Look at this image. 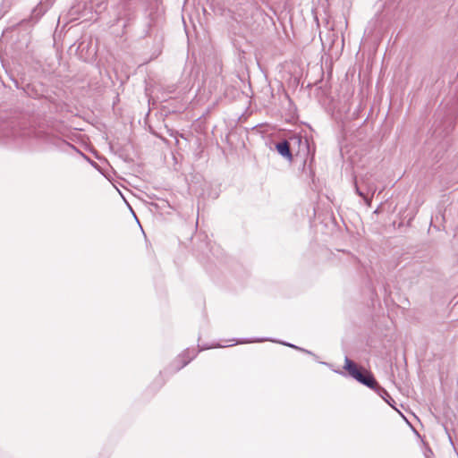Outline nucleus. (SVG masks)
<instances>
[{"mask_svg":"<svg viewBox=\"0 0 458 458\" xmlns=\"http://www.w3.org/2000/svg\"><path fill=\"white\" fill-rule=\"evenodd\" d=\"M344 369L348 371L349 375L359 383L373 389L375 392L378 389L379 385L373 374L366 369L358 367V365L348 357L344 359Z\"/></svg>","mask_w":458,"mask_h":458,"instance_id":"obj_1","label":"nucleus"},{"mask_svg":"<svg viewBox=\"0 0 458 458\" xmlns=\"http://www.w3.org/2000/svg\"><path fill=\"white\" fill-rule=\"evenodd\" d=\"M118 13H117V21L120 20H127L131 19V15L132 13V8L131 3L128 0H122L117 5Z\"/></svg>","mask_w":458,"mask_h":458,"instance_id":"obj_2","label":"nucleus"},{"mask_svg":"<svg viewBox=\"0 0 458 458\" xmlns=\"http://www.w3.org/2000/svg\"><path fill=\"white\" fill-rule=\"evenodd\" d=\"M276 149L286 160H293V154L291 151L290 143L286 140L276 143Z\"/></svg>","mask_w":458,"mask_h":458,"instance_id":"obj_3","label":"nucleus"},{"mask_svg":"<svg viewBox=\"0 0 458 458\" xmlns=\"http://www.w3.org/2000/svg\"><path fill=\"white\" fill-rule=\"evenodd\" d=\"M376 393L380 396L382 397V399H384L389 405H391L392 407H394L393 403H394V399L390 396V394H388V392L381 387L379 386L378 389L376 390Z\"/></svg>","mask_w":458,"mask_h":458,"instance_id":"obj_4","label":"nucleus"},{"mask_svg":"<svg viewBox=\"0 0 458 458\" xmlns=\"http://www.w3.org/2000/svg\"><path fill=\"white\" fill-rule=\"evenodd\" d=\"M355 191L356 193L362 197L363 199L365 200V202L370 206V202H371V199H372V197H373V194H374V191L371 189V188H369V191H371V196L369 197L367 194H365L360 189V187L358 186V182L357 181H355Z\"/></svg>","mask_w":458,"mask_h":458,"instance_id":"obj_5","label":"nucleus"},{"mask_svg":"<svg viewBox=\"0 0 458 458\" xmlns=\"http://www.w3.org/2000/svg\"><path fill=\"white\" fill-rule=\"evenodd\" d=\"M194 357H195V354L193 353V352H190V350H186L180 356V359L182 360V365H181V367L178 368V369L186 366Z\"/></svg>","mask_w":458,"mask_h":458,"instance_id":"obj_6","label":"nucleus"},{"mask_svg":"<svg viewBox=\"0 0 458 458\" xmlns=\"http://www.w3.org/2000/svg\"><path fill=\"white\" fill-rule=\"evenodd\" d=\"M282 344H284V345H287V346H289V347H292V348L297 349V350H299V351L304 352H306V353H309V354H310V353H311L310 351L305 350V349H302V348H301V347H298V346H296V345H294V344H286V343H282Z\"/></svg>","mask_w":458,"mask_h":458,"instance_id":"obj_7","label":"nucleus"},{"mask_svg":"<svg viewBox=\"0 0 458 458\" xmlns=\"http://www.w3.org/2000/svg\"><path fill=\"white\" fill-rule=\"evenodd\" d=\"M16 135V131H12V134L9 135L8 133H0V137H9V136H15Z\"/></svg>","mask_w":458,"mask_h":458,"instance_id":"obj_8","label":"nucleus"},{"mask_svg":"<svg viewBox=\"0 0 458 458\" xmlns=\"http://www.w3.org/2000/svg\"><path fill=\"white\" fill-rule=\"evenodd\" d=\"M28 133H29V132H25V131H24V132H22L21 135V136H24V135H26V134H28Z\"/></svg>","mask_w":458,"mask_h":458,"instance_id":"obj_9","label":"nucleus"},{"mask_svg":"<svg viewBox=\"0 0 458 458\" xmlns=\"http://www.w3.org/2000/svg\"><path fill=\"white\" fill-rule=\"evenodd\" d=\"M426 458H429L427 452L424 453Z\"/></svg>","mask_w":458,"mask_h":458,"instance_id":"obj_10","label":"nucleus"},{"mask_svg":"<svg viewBox=\"0 0 458 458\" xmlns=\"http://www.w3.org/2000/svg\"><path fill=\"white\" fill-rule=\"evenodd\" d=\"M238 344H242V343H245L244 341H239L237 342Z\"/></svg>","mask_w":458,"mask_h":458,"instance_id":"obj_11","label":"nucleus"}]
</instances>
